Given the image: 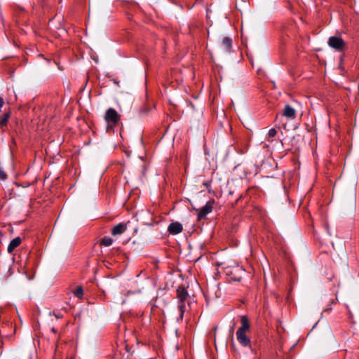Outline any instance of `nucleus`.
Returning a JSON list of instances; mask_svg holds the SVG:
<instances>
[{
    "label": "nucleus",
    "instance_id": "a211bd4d",
    "mask_svg": "<svg viewBox=\"0 0 359 359\" xmlns=\"http://www.w3.org/2000/svg\"><path fill=\"white\" fill-rule=\"evenodd\" d=\"M149 109L148 107H143L140 110V113L142 114H145L149 111Z\"/></svg>",
    "mask_w": 359,
    "mask_h": 359
},
{
    "label": "nucleus",
    "instance_id": "f03ea898",
    "mask_svg": "<svg viewBox=\"0 0 359 359\" xmlns=\"http://www.w3.org/2000/svg\"><path fill=\"white\" fill-rule=\"evenodd\" d=\"M232 46V40L231 38L224 36L221 43L219 44L217 51L219 53H226L230 52Z\"/></svg>",
    "mask_w": 359,
    "mask_h": 359
},
{
    "label": "nucleus",
    "instance_id": "dca6fc26",
    "mask_svg": "<svg viewBox=\"0 0 359 359\" xmlns=\"http://www.w3.org/2000/svg\"><path fill=\"white\" fill-rule=\"evenodd\" d=\"M14 184L17 187H29L31 185V184L29 183L27 181H25V182L22 183V184H19L18 182H15Z\"/></svg>",
    "mask_w": 359,
    "mask_h": 359
},
{
    "label": "nucleus",
    "instance_id": "6ab92c4d",
    "mask_svg": "<svg viewBox=\"0 0 359 359\" xmlns=\"http://www.w3.org/2000/svg\"><path fill=\"white\" fill-rule=\"evenodd\" d=\"M231 278L232 280H233L234 281H240L241 279V277L240 276H233Z\"/></svg>",
    "mask_w": 359,
    "mask_h": 359
},
{
    "label": "nucleus",
    "instance_id": "9d476101",
    "mask_svg": "<svg viewBox=\"0 0 359 359\" xmlns=\"http://www.w3.org/2000/svg\"><path fill=\"white\" fill-rule=\"evenodd\" d=\"M22 242L20 237H16L13 239L8 245L7 251L8 253H11L16 248H18Z\"/></svg>",
    "mask_w": 359,
    "mask_h": 359
},
{
    "label": "nucleus",
    "instance_id": "4468645a",
    "mask_svg": "<svg viewBox=\"0 0 359 359\" xmlns=\"http://www.w3.org/2000/svg\"><path fill=\"white\" fill-rule=\"evenodd\" d=\"M74 294L77 297L81 298L83 294V290L82 287H81V286L77 287V288L74 292Z\"/></svg>",
    "mask_w": 359,
    "mask_h": 359
},
{
    "label": "nucleus",
    "instance_id": "f8f14e48",
    "mask_svg": "<svg viewBox=\"0 0 359 359\" xmlns=\"http://www.w3.org/2000/svg\"><path fill=\"white\" fill-rule=\"evenodd\" d=\"M113 239H111L110 237L106 236L102 239L100 245L105 247H108L113 243Z\"/></svg>",
    "mask_w": 359,
    "mask_h": 359
},
{
    "label": "nucleus",
    "instance_id": "412c9836",
    "mask_svg": "<svg viewBox=\"0 0 359 359\" xmlns=\"http://www.w3.org/2000/svg\"><path fill=\"white\" fill-rule=\"evenodd\" d=\"M204 185L206 187H208L210 186V182H205L204 183Z\"/></svg>",
    "mask_w": 359,
    "mask_h": 359
},
{
    "label": "nucleus",
    "instance_id": "2eb2a0df",
    "mask_svg": "<svg viewBox=\"0 0 359 359\" xmlns=\"http://www.w3.org/2000/svg\"><path fill=\"white\" fill-rule=\"evenodd\" d=\"M276 133H277L276 130L274 128H271L269 130V131L268 133V137L269 138L273 137L276 136Z\"/></svg>",
    "mask_w": 359,
    "mask_h": 359
},
{
    "label": "nucleus",
    "instance_id": "423d86ee",
    "mask_svg": "<svg viewBox=\"0 0 359 359\" xmlns=\"http://www.w3.org/2000/svg\"><path fill=\"white\" fill-rule=\"evenodd\" d=\"M246 332H242L241 330H238L236 332V337L238 341L243 346H248L250 344V339L245 334Z\"/></svg>",
    "mask_w": 359,
    "mask_h": 359
},
{
    "label": "nucleus",
    "instance_id": "6e6552de",
    "mask_svg": "<svg viewBox=\"0 0 359 359\" xmlns=\"http://www.w3.org/2000/svg\"><path fill=\"white\" fill-rule=\"evenodd\" d=\"M168 230L170 233L175 235L180 233L182 231L183 227L182 225L177 222L171 223L168 228Z\"/></svg>",
    "mask_w": 359,
    "mask_h": 359
},
{
    "label": "nucleus",
    "instance_id": "aec40b11",
    "mask_svg": "<svg viewBox=\"0 0 359 359\" xmlns=\"http://www.w3.org/2000/svg\"><path fill=\"white\" fill-rule=\"evenodd\" d=\"M234 271L236 273V272H241L242 271V269L238 267V266H236L233 269Z\"/></svg>",
    "mask_w": 359,
    "mask_h": 359
},
{
    "label": "nucleus",
    "instance_id": "1a4fd4ad",
    "mask_svg": "<svg viewBox=\"0 0 359 359\" xmlns=\"http://www.w3.org/2000/svg\"><path fill=\"white\" fill-rule=\"evenodd\" d=\"M127 229L126 224L119 223L114 226L111 230V234L113 236L120 235L124 233Z\"/></svg>",
    "mask_w": 359,
    "mask_h": 359
},
{
    "label": "nucleus",
    "instance_id": "20e7f679",
    "mask_svg": "<svg viewBox=\"0 0 359 359\" xmlns=\"http://www.w3.org/2000/svg\"><path fill=\"white\" fill-rule=\"evenodd\" d=\"M104 118L108 123L115 125L118 122L120 116L115 109L110 108L107 110Z\"/></svg>",
    "mask_w": 359,
    "mask_h": 359
},
{
    "label": "nucleus",
    "instance_id": "9b49d317",
    "mask_svg": "<svg viewBox=\"0 0 359 359\" xmlns=\"http://www.w3.org/2000/svg\"><path fill=\"white\" fill-rule=\"evenodd\" d=\"M241 326L238 330H241L242 332H246L250 328L249 320L245 316H242L241 318Z\"/></svg>",
    "mask_w": 359,
    "mask_h": 359
},
{
    "label": "nucleus",
    "instance_id": "7ed1b4c3",
    "mask_svg": "<svg viewBox=\"0 0 359 359\" xmlns=\"http://www.w3.org/2000/svg\"><path fill=\"white\" fill-rule=\"evenodd\" d=\"M328 45L339 51L342 50L345 47L344 41L338 36H330L329 38Z\"/></svg>",
    "mask_w": 359,
    "mask_h": 359
},
{
    "label": "nucleus",
    "instance_id": "f3484780",
    "mask_svg": "<svg viewBox=\"0 0 359 359\" xmlns=\"http://www.w3.org/2000/svg\"><path fill=\"white\" fill-rule=\"evenodd\" d=\"M6 174L4 171L3 168L0 167V178L1 179H6Z\"/></svg>",
    "mask_w": 359,
    "mask_h": 359
},
{
    "label": "nucleus",
    "instance_id": "0eeeda50",
    "mask_svg": "<svg viewBox=\"0 0 359 359\" xmlns=\"http://www.w3.org/2000/svg\"><path fill=\"white\" fill-rule=\"evenodd\" d=\"M283 116L289 119H294L296 117V110L289 104H286L283 111Z\"/></svg>",
    "mask_w": 359,
    "mask_h": 359
},
{
    "label": "nucleus",
    "instance_id": "ddd939ff",
    "mask_svg": "<svg viewBox=\"0 0 359 359\" xmlns=\"http://www.w3.org/2000/svg\"><path fill=\"white\" fill-rule=\"evenodd\" d=\"M11 116V113L6 112L4 114V116L0 119V126H6L8 121V119Z\"/></svg>",
    "mask_w": 359,
    "mask_h": 359
},
{
    "label": "nucleus",
    "instance_id": "39448f33",
    "mask_svg": "<svg viewBox=\"0 0 359 359\" xmlns=\"http://www.w3.org/2000/svg\"><path fill=\"white\" fill-rule=\"evenodd\" d=\"M214 201H208L203 207H202L198 212V220L200 221L204 219L208 214L212 212V204Z\"/></svg>",
    "mask_w": 359,
    "mask_h": 359
},
{
    "label": "nucleus",
    "instance_id": "f257e3e1",
    "mask_svg": "<svg viewBox=\"0 0 359 359\" xmlns=\"http://www.w3.org/2000/svg\"><path fill=\"white\" fill-rule=\"evenodd\" d=\"M177 299L179 300L178 308L180 311V318L183 319L184 313L186 311L185 301L188 297V292L184 287H178L177 290Z\"/></svg>",
    "mask_w": 359,
    "mask_h": 359
}]
</instances>
